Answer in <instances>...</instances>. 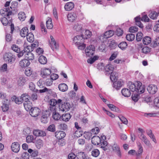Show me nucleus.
<instances>
[{"label":"nucleus","instance_id":"nucleus-1","mask_svg":"<svg viewBox=\"0 0 159 159\" xmlns=\"http://www.w3.org/2000/svg\"><path fill=\"white\" fill-rule=\"evenodd\" d=\"M3 58L6 62L10 64L14 63L16 59L15 56L10 52L5 53Z\"/></svg>","mask_w":159,"mask_h":159},{"label":"nucleus","instance_id":"nucleus-2","mask_svg":"<svg viewBox=\"0 0 159 159\" xmlns=\"http://www.w3.org/2000/svg\"><path fill=\"white\" fill-rule=\"evenodd\" d=\"M95 49L94 46L93 45H90L87 46L85 50L86 55L88 57L93 56L94 53Z\"/></svg>","mask_w":159,"mask_h":159},{"label":"nucleus","instance_id":"nucleus-3","mask_svg":"<svg viewBox=\"0 0 159 159\" xmlns=\"http://www.w3.org/2000/svg\"><path fill=\"white\" fill-rule=\"evenodd\" d=\"M106 137L105 136H101V138H100V143L98 144L99 146L102 148L104 151H106L107 149V142L105 140Z\"/></svg>","mask_w":159,"mask_h":159},{"label":"nucleus","instance_id":"nucleus-4","mask_svg":"<svg viewBox=\"0 0 159 159\" xmlns=\"http://www.w3.org/2000/svg\"><path fill=\"white\" fill-rule=\"evenodd\" d=\"M70 107V104L67 102H62V104H59V108L61 111L66 112L69 110Z\"/></svg>","mask_w":159,"mask_h":159},{"label":"nucleus","instance_id":"nucleus-5","mask_svg":"<svg viewBox=\"0 0 159 159\" xmlns=\"http://www.w3.org/2000/svg\"><path fill=\"white\" fill-rule=\"evenodd\" d=\"M40 109L36 107H33L30 111V114L33 117L38 116L40 115Z\"/></svg>","mask_w":159,"mask_h":159},{"label":"nucleus","instance_id":"nucleus-6","mask_svg":"<svg viewBox=\"0 0 159 159\" xmlns=\"http://www.w3.org/2000/svg\"><path fill=\"white\" fill-rule=\"evenodd\" d=\"M34 49L31 46H28L26 47H25L23 50L18 53L17 56L18 57L20 58L23 56L25 52H31V51H33Z\"/></svg>","mask_w":159,"mask_h":159},{"label":"nucleus","instance_id":"nucleus-7","mask_svg":"<svg viewBox=\"0 0 159 159\" xmlns=\"http://www.w3.org/2000/svg\"><path fill=\"white\" fill-rule=\"evenodd\" d=\"M136 92L137 93L140 94L144 92L145 90V87L143 85H142V83L139 81L136 82Z\"/></svg>","mask_w":159,"mask_h":159},{"label":"nucleus","instance_id":"nucleus-8","mask_svg":"<svg viewBox=\"0 0 159 159\" xmlns=\"http://www.w3.org/2000/svg\"><path fill=\"white\" fill-rule=\"evenodd\" d=\"M51 74V70L50 69L47 68H44L41 69V75L43 78L49 77Z\"/></svg>","mask_w":159,"mask_h":159},{"label":"nucleus","instance_id":"nucleus-9","mask_svg":"<svg viewBox=\"0 0 159 159\" xmlns=\"http://www.w3.org/2000/svg\"><path fill=\"white\" fill-rule=\"evenodd\" d=\"M84 38L82 35H78L75 36L73 38V41L75 45L80 44L81 43H84Z\"/></svg>","mask_w":159,"mask_h":159},{"label":"nucleus","instance_id":"nucleus-10","mask_svg":"<svg viewBox=\"0 0 159 159\" xmlns=\"http://www.w3.org/2000/svg\"><path fill=\"white\" fill-rule=\"evenodd\" d=\"M51 41H49V45L52 49L54 50V49H57L59 47L58 44L55 41L53 37L51 35L50 36Z\"/></svg>","mask_w":159,"mask_h":159},{"label":"nucleus","instance_id":"nucleus-11","mask_svg":"<svg viewBox=\"0 0 159 159\" xmlns=\"http://www.w3.org/2000/svg\"><path fill=\"white\" fill-rule=\"evenodd\" d=\"M77 16L78 14L76 12L70 13L68 14V20L70 22H73L76 20Z\"/></svg>","mask_w":159,"mask_h":159},{"label":"nucleus","instance_id":"nucleus-12","mask_svg":"<svg viewBox=\"0 0 159 159\" xmlns=\"http://www.w3.org/2000/svg\"><path fill=\"white\" fill-rule=\"evenodd\" d=\"M50 116L49 112L48 111H46L43 112V115L41 118V120L42 122L46 123L48 122V117Z\"/></svg>","mask_w":159,"mask_h":159},{"label":"nucleus","instance_id":"nucleus-13","mask_svg":"<svg viewBox=\"0 0 159 159\" xmlns=\"http://www.w3.org/2000/svg\"><path fill=\"white\" fill-rule=\"evenodd\" d=\"M11 148L13 152L17 153L20 150V145L18 142H14L12 143Z\"/></svg>","mask_w":159,"mask_h":159},{"label":"nucleus","instance_id":"nucleus-14","mask_svg":"<svg viewBox=\"0 0 159 159\" xmlns=\"http://www.w3.org/2000/svg\"><path fill=\"white\" fill-rule=\"evenodd\" d=\"M147 89L148 92L152 94H155L157 90V86L150 84L147 87Z\"/></svg>","mask_w":159,"mask_h":159},{"label":"nucleus","instance_id":"nucleus-15","mask_svg":"<svg viewBox=\"0 0 159 159\" xmlns=\"http://www.w3.org/2000/svg\"><path fill=\"white\" fill-rule=\"evenodd\" d=\"M28 80L27 77L21 76L17 80V85L19 86H22L25 84Z\"/></svg>","mask_w":159,"mask_h":159},{"label":"nucleus","instance_id":"nucleus-16","mask_svg":"<svg viewBox=\"0 0 159 159\" xmlns=\"http://www.w3.org/2000/svg\"><path fill=\"white\" fill-rule=\"evenodd\" d=\"M139 139L143 142L147 146L149 147L151 145V144L150 143V141L147 138V137L144 135V134L139 135Z\"/></svg>","mask_w":159,"mask_h":159},{"label":"nucleus","instance_id":"nucleus-17","mask_svg":"<svg viewBox=\"0 0 159 159\" xmlns=\"http://www.w3.org/2000/svg\"><path fill=\"white\" fill-rule=\"evenodd\" d=\"M114 34V31L113 30H109L106 31L103 35L100 36V39L101 38L107 39L111 37Z\"/></svg>","mask_w":159,"mask_h":159},{"label":"nucleus","instance_id":"nucleus-18","mask_svg":"<svg viewBox=\"0 0 159 159\" xmlns=\"http://www.w3.org/2000/svg\"><path fill=\"white\" fill-rule=\"evenodd\" d=\"M49 103L50 104L49 109L52 111H54L56 108V100L54 99H51L49 100Z\"/></svg>","mask_w":159,"mask_h":159},{"label":"nucleus","instance_id":"nucleus-19","mask_svg":"<svg viewBox=\"0 0 159 159\" xmlns=\"http://www.w3.org/2000/svg\"><path fill=\"white\" fill-rule=\"evenodd\" d=\"M33 134L36 136H45L46 135L44 131L39 129L34 130Z\"/></svg>","mask_w":159,"mask_h":159},{"label":"nucleus","instance_id":"nucleus-20","mask_svg":"<svg viewBox=\"0 0 159 159\" xmlns=\"http://www.w3.org/2000/svg\"><path fill=\"white\" fill-rule=\"evenodd\" d=\"M65 133L62 131H58L55 133V136L58 139H62L66 136Z\"/></svg>","mask_w":159,"mask_h":159},{"label":"nucleus","instance_id":"nucleus-21","mask_svg":"<svg viewBox=\"0 0 159 159\" xmlns=\"http://www.w3.org/2000/svg\"><path fill=\"white\" fill-rule=\"evenodd\" d=\"M124 82L121 80L115 81L113 84V86L117 90L119 89L123 85Z\"/></svg>","mask_w":159,"mask_h":159},{"label":"nucleus","instance_id":"nucleus-22","mask_svg":"<svg viewBox=\"0 0 159 159\" xmlns=\"http://www.w3.org/2000/svg\"><path fill=\"white\" fill-rule=\"evenodd\" d=\"M92 143L94 145H98L100 143V137L99 136L95 135L91 139Z\"/></svg>","mask_w":159,"mask_h":159},{"label":"nucleus","instance_id":"nucleus-23","mask_svg":"<svg viewBox=\"0 0 159 159\" xmlns=\"http://www.w3.org/2000/svg\"><path fill=\"white\" fill-rule=\"evenodd\" d=\"M105 69L106 72V74L109 75L113 72V67L111 64H109L105 66Z\"/></svg>","mask_w":159,"mask_h":159},{"label":"nucleus","instance_id":"nucleus-24","mask_svg":"<svg viewBox=\"0 0 159 159\" xmlns=\"http://www.w3.org/2000/svg\"><path fill=\"white\" fill-rule=\"evenodd\" d=\"M112 148L113 151L116 152L118 156L119 157H121V155L120 149L119 145H118L117 144L114 143L112 146Z\"/></svg>","mask_w":159,"mask_h":159},{"label":"nucleus","instance_id":"nucleus-25","mask_svg":"<svg viewBox=\"0 0 159 159\" xmlns=\"http://www.w3.org/2000/svg\"><path fill=\"white\" fill-rule=\"evenodd\" d=\"M74 7V4L73 2H67L64 6V9L66 11H70L72 10Z\"/></svg>","mask_w":159,"mask_h":159},{"label":"nucleus","instance_id":"nucleus-26","mask_svg":"<svg viewBox=\"0 0 159 159\" xmlns=\"http://www.w3.org/2000/svg\"><path fill=\"white\" fill-rule=\"evenodd\" d=\"M34 143H35L36 148L38 149H40L43 145V141L39 139H36Z\"/></svg>","mask_w":159,"mask_h":159},{"label":"nucleus","instance_id":"nucleus-27","mask_svg":"<svg viewBox=\"0 0 159 159\" xmlns=\"http://www.w3.org/2000/svg\"><path fill=\"white\" fill-rule=\"evenodd\" d=\"M30 64V62L28 60L26 59L21 60L20 62V66L22 67H25Z\"/></svg>","mask_w":159,"mask_h":159},{"label":"nucleus","instance_id":"nucleus-28","mask_svg":"<svg viewBox=\"0 0 159 159\" xmlns=\"http://www.w3.org/2000/svg\"><path fill=\"white\" fill-rule=\"evenodd\" d=\"M137 144L138 147V150L136 154V155L137 157H138V156H139L140 155L142 154L143 151V149L142 146L140 142H137Z\"/></svg>","mask_w":159,"mask_h":159},{"label":"nucleus","instance_id":"nucleus-29","mask_svg":"<svg viewBox=\"0 0 159 159\" xmlns=\"http://www.w3.org/2000/svg\"><path fill=\"white\" fill-rule=\"evenodd\" d=\"M21 96L20 97H17L16 96H13L11 98L12 100L14 101L17 104H20L23 102Z\"/></svg>","mask_w":159,"mask_h":159},{"label":"nucleus","instance_id":"nucleus-30","mask_svg":"<svg viewBox=\"0 0 159 159\" xmlns=\"http://www.w3.org/2000/svg\"><path fill=\"white\" fill-rule=\"evenodd\" d=\"M29 30L27 27L23 28L20 30V35L21 37H25L28 34Z\"/></svg>","mask_w":159,"mask_h":159},{"label":"nucleus","instance_id":"nucleus-31","mask_svg":"<svg viewBox=\"0 0 159 159\" xmlns=\"http://www.w3.org/2000/svg\"><path fill=\"white\" fill-rule=\"evenodd\" d=\"M122 95L125 97H129L131 95V92L128 89L124 88L121 91Z\"/></svg>","mask_w":159,"mask_h":159},{"label":"nucleus","instance_id":"nucleus-32","mask_svg":"<svg viewBox=\"0 0 159 159\" xmlns=\"http://www.w3.org/2000/svg\"><path fill=\"white\" fill-rule=\"evenodd\" d=\"M24 106L25 109L28 111H30L32 108H33L31 106V103L30 101L24 102Z\"/></svg>","mask_w":159,"mask_h":159},{"label":"nucleus","instance_id":"nucleus-33","mask_svg":"<svg viewBox=\"0 0 159 159\" xmlns=\"http://www.w3.org/2000/svg\"><path fill=\"white\" fill-rule=\"evenodd\" d=\"M58 88L60 91L63 92L66 91L68 89L67 85L65 83L59 84L58 85Z\"/></svg>","mask_w":159,"mask_h":159},{"label":"nucleus","instance_id":"nucleus-34","mask_svg":"<svg viewBox=\"0 0 159 159\" xmlns=\"http://www.w3.org/2000/svg\"><path fill=\"white\" fill-rule=\"evenodd\" d=\"M129 88V90L132 92L136 91V82L135 84H133L131 82H129L128 83Z\"/></svg>","mask_w":159,"mask_h":159},{"label":"nucleus","instance_id":"nucleus-35","mask_svg":"<svg viewBox=\"0 0 159 159\" xmlns=\"http://www.w3.org/2000/svg\"><path fill=\"white\" fill-rule=\"evenodd\" d=\"M151 38L148 36H146L144 37L143 39V43L145 45H148L151 42Z\"/></svg>","mask_w":159,"mask_h":159},{"label":"nucleus","instance_id":"nucleus-36","mask_svg":"<svg viewBox=\"0 0 159 159\" xmlns=\"http://www.w3.org/2000/svg\"><path fill=\"white\" fill-rule=\"evenodd\" d=\"M76 157L78 159H86V155L84 152H79L76 154Z\"/></svg>","mask_w":159,"mask_h":159},{"label":"nucleus","instance_id":"nucleus-37","mask_svg":"<svg viewBox=\"0 0 159 159\" xmlns=\"http://www.w3.org/2000/svg\"><path fill=\"white\" fill-rule=\"evenodd\" d=\"M92 35V33L88 30H86L84 34H82V35L84 39H87L89 38Z\"/></svg>","mask_w":159,"mask_h":159},{"label":"nucleus","instance_id":"nucleus-38","mask_svg":"<svg viewBox=\"0 0 159 159\" xmlns=\"http://www.w3.org/2000/svg\"><path fill=\"white\" fill-rule=\"evenodd\" d=\"M74 30L77 31H80L82 30L83 25L79 23H75L73 27Z\"/></svg>","mask_w":159,"mask_h":159},{"label":"nucleus","instance_id":"nucleus-39","mask_svg":"<svg viewBox=\"0 0 159 159\" xmlns=\"http://www.w3.org/2000/svg\"><path fill=\"white\" fill-rule=\"evenodd\" d=\"M71 115L69 113H66L63 114L61 116L62 120L65 121H68L70 118Z\"/></svg>","mask_w":159,"mask_h":159},{"label":"nucleus","instance_id":"nucleus-40","mask_svg":"<svg viewBox=\"0 0 159 159\" xmlns=\"http://www.w3.org/2000/svg\"><path fill=\"white\" fill-rule=\"evenodd\" d=\"M25 57L26 59L29 60H32L34 58V55L31 52L26 53L25 54Z\"/></svg>","mask_w":159,"mask_h":159},{"label":"nucleus","instance_id":"nucleus-41","mask_svg":"<svg viewBox=\"0 0 159 159\" xmlns=\"http://www.w3.org/2000/svg\"><path fill=\"white\" fill-rule=\"evenodd\" d=\"M118 47L121 50H124L127 47V44L125 42H122L118 44Z\"/></svg>","mask_w":159,"mask_h":159},{"label":"nucleus","instance_id":"nucleus-42","mask_svg":"<svg viewBox=\"0 0 159 159\" xmlns=\"http://www.w3.org/2000/svg\"><path fill=\"white\" fill-rule=\"evenodd\" d=\"M39 62L42 64H45L47 62L46 58L43 55H41L39 56Z\"/></svg>","mask_w":159,"mask_h":159},{"label":"nucleus","instance_id":"nucleus-43","mask_svg":"<svg viewBox=\"0 0 159 159\" xmlns=\"http://www.w3.org/2000/svg\"><path fill=\"white\" fill-rule=\"evenodd\" d=\"M27 41L30 43L33 42L34 40V35L31 33H29L26 36Z\"/></svg>","mask_w":159,"mask_h":159},{"label":"nucleus","instance_id":"nucleus-44","mask_svg":"<svg viewBox=\"0 0 159 159\" xmlns=\"http://www.w3.org/2000/svg\"><path fill=\"white\" fill-rule=\"evenodd\" d=\"M107 105L111 110L118 112H120V110L118 108L116 107L114 105L111 104H107Z\"/></svg>","mask_w":159,"mask_h":159},{"label":"nucleus","instance_id":"nucleus-45","mask_svg":"<svg viewBox=\"0 0 159 159\" xmlns=\"http://www.w3.org/2000/svg\"><path fill=\"white\" fill-rule=\"evenodd\" d=\"M2 110L3 112H6L8 111L9 107L8 104L7 103L4 102L3 103L1 107Z\"/></svg>","mask_w":159,"mask_h":159},{"label":"nucleus","instance_id":"nucleus-46","mask_svg":"<svg viewBox=\"0 0 159 159\" xmlns=\"http://www.w3.org/2000/svg\"><path fill=\"white\" fill-rule=\"evenodd\" d=\"M21 98H22L23 102L24 101V102H29V98L30 97L28 94L27 93H23L21 95Z\"/></svg>","mask_w":159,"mask_h":159},{"label":"nucleus","instance_id":"nucleus-47","mask_svg":"<svg viewBox=\"0 0 159 159\" xmlns=\"http://www.w3.org/2000/svg\"><path fill=\"white\" fill-rule=\"evenodd\" d=\"M158 16V14L155 11H152L149 14V17L153 20H155L157 18Z\"/></svg>","mask_w":159,"mask_h":159},{"label":"nucleus","instance_id":"nucleus-48","mask_svg":"<svg viewBox=\"0 0 159 159\" xmlns=\"http://www.w3.org/2000/svg\"><path fill=\"white\" fill-rule=\"evenodd\" d=\"M35 140L34 137L31 135H28L26 138V141L27 143H34V141Z\"/></svg>","mask_w":159,"mask_h":159},{"label":"nucleus","instance_id":"nucleus-49","mask_svg":"<svg viewBox=\"0 0 159 159\" xmlns=\"http://www.w3.org/2000/svg\"><path fill=\"white\" fill-rule=\"evenodd\" d=\"M91 154L93 156L95 157H97L99 155L100 152L98 149H94L92 151Z\"/></svg>","mask_w":159,"mask_h":159},{"label":"nucleus","instance_id":"nucleus-50","mask_svg":"<svg viewBox=\"0 0 159 159\" xmlns=\"http://www.w3.org/2000/svg\"><path fill=\"white\" fill-rule=\"evenodd\" d=\"M18 17L20 20L24 21L25 19L26 16L24 12H20L18 14Z\"/></svg>","mask_w":159,"mask_h":159},{"label":"nucleus","instance_id":"nucleus-51","mask_svg":"<svg viewBox=\"0 0 159 159\" xmlns=\"http://www.w3.org/2000/svg\"><path fill=\"white\" fill-rule=\"evenodd\" d=\"M135 38V35L132 34H127L126 36V39L129 41H132Z\"/></svg>","mask_w":159,"mask_h":159},{"label":"nucleus","instance_id":"nucleus-52","mask_svg":"<svg viewBox=\"0 0 159 159\" xmlns=\"http://www.w3.org/2000/svg\"><path fill=\"white\" fill-rule=\"evenodd\" d=\"M11 49L13 51L18 53H19L21 52L20 51V48L16 44H13L12 46Z\"/></svg>","mask_w":159,"mask_h":159},{"label":"nucleus","instance_id":"nucleus-53","mask_svg":"<svg viewBox=\"0 0 159 159\" xmlns=\"http://www.w3.org/2000/svg\"><path fill=\"white\" fill-rule=\"evenodd\" d=\"M47 27L48 29H52L53 27V24L52 23V20L51 19H49L46 22Z\"/></svg>","mask_w":159,"mask_h":159},{"label":"nucleus","instance_id":"nucleus-54","mask_svg":"<svg viewBox=\"0 0 159 159\" xmlns=\"http://www.w3.org/2000/svg\"><path fill=\"white\" fill-rule=\"evenodd\" d=\"M9 10V9L8 7H5L0 10V13L2 15L5 16L7 11Z\"/></svg>","mask_w":159,"mask_h":159},{"label":"nucleus","instance_id":"nucleus-55","mask_svg":"<svg viewBox=\"0 0 159 159\" xmlns=\"http://www.w3.org/2000/svg\"><path fill=\"white\" fill-rule=\"evenodd\" d=\"M150 50L151 48L149 47L145 46L142 48V52L144 53L147 54L150 52Z\"/></svg>","mask_w":159,"mask_h":159},{"label":"nucleus","instance_id":"nucleus-56","mask_svg":"<svg viewBox=\"0 0 159 159\" xmlns=\"http://www.w3.org/2000/svg\"><path fill=\"white\" fill-rule=\"evenodd\" d=\"M83 132L81 130L77 129V130L75 131L74 133V136L76 137H79L82 135Z\"/></svg>","mask_w":159,"mask_h":159},{"label":"nucleus","instance_id":"nucleus-57","mask_svg":"<svg viewBox=\"0 0 159 159\" xmlns=\"http://www.w3.org/2000/svg\"><path fill=\"white\" fill-rule=\"evenodd\" d=\"M84 137L87 139H89L92 136V133L90 132H85L84 134Z\"/></svg>","mask_w":159,"mask_h":159},{"label":"nucleus","instance_id":"nucleus-58","mask_svg":"<svg viewBox=\"0 0 159 159\" xmlns=\"http://www.w3.org/2000/svg\"><path fill=\"white\" fill-rule=\"evenodd\" d=\"M143 34L141 32H138L136 35V39L138 41H140L142 39Z\"/></svg>","mask_w":159,"mask_h":159},{"label":"nucleus","instance_id":"nucleus-59","mask_svg":"<svg viewBox=\"0 0 159 159\" xmlns=\"http://www.w3.org/2000/svg\"><path fill=\"white\" fill-rule=\"evenodd\" d=\"M47 129L49 131L54 132L56 130L55 125H50L48 126Z\"/></svg>","mask_w":159,"mask_h":159},{"label":"nucleus","instance_id":"nucleus-60","mask_svg":"<svg viewBox=\"0 0 159 159\" xmlns=\"http://www.w3.org/2000/svg\"><path fill=\"white\" fill-rule=\"evenodd\" d=\"M30 156L29 153L27 152H23L21 155V159H29Z\"/></svg>","mask_w":159,"mask_h":159},{"label":"nucleus","instance_id":"nucleus-61","mask_svg":"<svg viewBox=\"0 0 159 159\" xmlns=\"http://www.w3.org/2000/svg\"><path fill=\"white\" fill-rule=\"evenodd\" d=\"M52 117L55 120H58L61 118V116L58 113L55 112L53 113Z\"/></svg>","mask_w":159,"mask_h":159},{"label":"nucleus","instance_id":"nucleus-62","mask_svg":"<svg viewBox=\"0 0 159 159\" xmlns=\"http://www.w3.org/2000/svg\"><path fill=\"white\" fill-rule=\"evenodd\" d=\"M122 123L125 125H127L128 123V121L126 118L123 116L119 117Z\"/></svg>","mask_w":159,"mask_h":159},{"label":"nucleus","instance_id":"nucleus-63","mask_svg":"<svg viewBox=\"0 0 159 159\" xmlns=\"http://www.w3.org/2000/svg\"><path fill=\"white\" fill-rule=\"evenodd\" d=\"M59 127L61 130H65L67 129V126L65 124H61L59 125Z\"/></svg>","mask_w":159,"mask_h":159},{"label":"nucleus","instance_id":"nucleus-64","mask_svg":"<svg viewBox=\"0 0 159 159\" xmlns=\"http://www.w3.org/2000/svg\"><path fill=\"white\" fill-rule=\"evenodd\" d=\"M53 81L50 78L46 80L45 84L47 86H50L52 85Z\"/></svg>","mask_w":159,"mask_h":159}]
</instances>
